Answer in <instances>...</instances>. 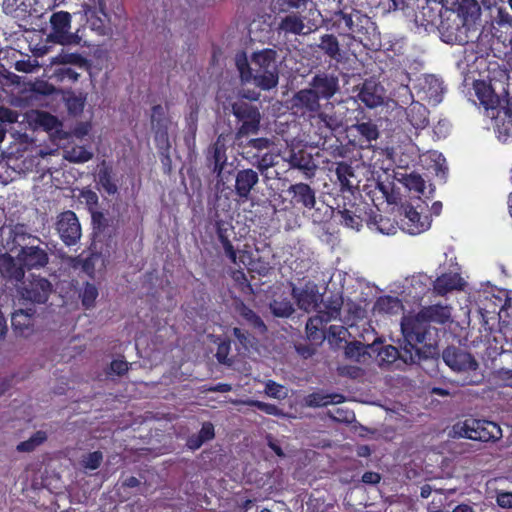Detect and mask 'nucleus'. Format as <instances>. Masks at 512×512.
<instances>
[{"label":"nucleus","mask_w":512,"mask_h":512,"mask_svg":"<svg viewBox=\"0 0 512 512\" xmlns=\"http://www.w3.org/2000/svg\"><path fill=\"white\" fill-rule=\"evenodd\" d=\"M419 313L420 317H424L429 325H431V322L445 324L449 321L451 316L450 308L441 304H434L423 307Z\"/></svg>","instance_id":"bb28decb"},{"label":"nucleus","mask_w":512,"mask_h":512,"mask_svg":"<svg viewBox=\"0 0 512 512\" xmlns=\"http://www.w3.org/2000/svg\"><path fill=\"white\" fill-rule=\"evenodd\" d=\"M213 226L217 240L224 251V256L235 266H239L240 264H244L245 266L251 265L253 262V253L247 249H236L231 241V236L235 235L232 222L221 219L216 215Z\"/></svg>","instance_id":"0eeeda50"},{"label":"nucleus","mask_w":512,"mask_h":512,"mask_svg":"<svg viewBox=\"0 0 512 512\" xmlns=\"http://www.w3.org/2000/svg\"><path fill=\"white\" fill-rule=\"evenodd\" d=\"M270 309L274 316L281 318L289 317L294 312L293 304L288 299L273 300Z\"/></svg>","instance_id":"c03bdc74"},{"label":"nucleus","mask_w":512,"mask_h":512,"mask_svg":"<svg viewBox=\"0 0 512 512\" xmlns=\"http://www.w3.org/2000/svg\"><path fill=\"white\" fill-rule=\"evenodd\" d=\"M475 94L488 117L494 120L498 138L506 142L512 134V108L508 99H501L492 85L485 81H476Z\"/></svg>","instance_id":"f257e3e1"},{"label":"nucleus","mask_w":512,"mask_h":512,"mask_svg":"<svg viewBox=\"0 0 512 512\" xmlns=\"http://www.w3.org/2000/svg\"><path fill=\"white\" fill-rule=\"evenodd\" d=\"M287 192L291 195V203L294 207H302L311 210L316 204V193L306 183L292 184Z\"/></svg>","instance_id":"6ab92c4d"},{"label":"nucleus","mask_w":512,"mask_h":512,"mask_svg":"<svg viewBox=\"0 0 512 512\" xmlns=\"http://www.w3.org/2000/svg\"><path fill=\"white\" fill-rule=\"evenodd\" d=\"M339 221L346 227L359 229L362 226V219L348 209L338 211Z\"/></svg>","instance_id":"09e8293b"},{"label":"nucleus","mask_w":512,"mask_h":512,"mask_svg":"<svg viewBox=\"0 0 512 512\" xmlns=\"http://www.w3.org/2000/svg\"><path fill=\"white\" fill-rule=\"evenodd\" d=\"M52 32L51 39L61 45L79 44L80 38L69 32L71 27V15L65 11L52 14L50 19Z\"/></svg>","instance_id":"4468645a"},{"label":"nucleus","mask_w":512,"mask_h":512,"mask_svg":"<svg viewBox=\"0 0 512 512\" xmlns=\"http://www.w3.org/2000/svg\"><path fill=\"white\" fill-rule=\"evenodd\" d=\"M98 295L99 293L97 287L92 283L86 282L80 293L83 307L85 309L94 307Z\"/></svg>","instance_id":"37998d69"},{"label":"nucleus","mask_w":512,"mask_h":512,"mask_svg":"<svg viewBox=\"0 0 512 512\" xmlns=\"http://www.w3.org/2000/svg\"><path fill=\"white\" fill-rule=\"evenodd\" d=\"M405 185L410 189L419 193H424L425 190V180L421 175L417 173H411L405 177Z\"/></svg>","instance_id":"5fc2aeb1"},{"label":"nucleus","mask_w":512,"mask_h":512,"mask_svg":"<svg viewBox=\"0 0 512 512\" xmlns=\"http://www.w3.org/2000/svg\"><path fill=\"white\" fill-rule=\"evenodd\" d=\"M17 292L20 298L24 301L33 304H44L49 299L53 290L51 282L44 277L35 275L33 273L21 282Z\"/></svg>","instance_id":"1a4fd4ad"},{"label":"nucleus","mask_w":512,"mask_h":512,"mask_svg":"<svg viewBox=\"0 0 512 512\" xmlns=\"http://www.w3.org/2000/svg\"><path fill=\"white\" fill-rule=\"evenodd\" d=\"M277 164V155L271 152L263 154L256 163L257 169L263 173Z\"/></svg>","instance_id":"052dcab7"},{"label":"nucleus","mask_w":512,"mask_h":512,"mask_svg":"<svg viewBox=\"0 0 512 512\" xmlns=\"http://www.w3.org/2000/svg\"><path fill=\"white\" fill-rule=\"evenodd\" d=\"M353 128L367 143H371L379 137L378 127L371 120L366 122H357L353 125Z\"/></svg>","instance_id":"58836bf2"},{"label":"nucleus","mask_w":512,"mask_h":512,"mask_svg":"<svg viewBox=\"0 0 512 512\" xmlns=\"http://www.w3.org/2000/svg\"><path fill=\"white\" fill-rule=\"evenodd\" d=\"M54 63L62 65L73 64L78 67H84L87 64V60L80 53L62 50L55 56Z\"/></svg>","instance_id":"a19ab883"},{"label":"nucleus","mask_w":512,"mask_h":512,"mask_svg":"<svg viewBox=\"0 0 512 512\" xmlns=\"http://www.w3.org/2000/svg\"><path fill=\"white\" fill-rule=\"evenodd\" d=\"M188 131L191 134V137L185 136L184 140L188 147L191 146V144L195 145V137L197 132V112L191 113L188 119Z\"/></svg>","instance_id":"0e129e2a"},{"label":"nucleus","mask_w":512,"mask_h":512,"mask_svg":"<svg viewBox=\"0 0 512 512\" xmlns=\"http://www.w3.org/2000/svg\"><path fill=\"white\" fill-rule=\"evenodd\" d=\"M215 437L214 425L211 422H204L200 431L188 437L186 445L191 450L199 449L205 442Z\"/></svg>","instance_id":"c756f323"},{"label":"nucleus","mask_w":512,"mask_h":512,"mask_svg":"<svg viewBox=\"0 0 512 512\" xmlns=\"http://www.w3.org/2000/svg\"><path fill=\"white\" fill-rule=\"evenodd\" d=\"M308 0H277L278 12L289 13L293 10L306 9Z\"/></svg>","instance_id":"3c124183"},{"label":"nucleus","mask_w":512,"mask_h":512,"mask_svg":"<svg viewBox=\"0 0 512 512\" xmlns=\"http://www.w3.org/2000/svg\"><path fill=\"white\" fill-rule=\"evenodd\" d=\"M358 96L360 100L370 108L376 107L381 102V98L379 96L368 91L366 84L362 87Z\"/></svg>","instance_id":"e2e57ef3"},{"label":"nucleus","mask_w":512,"mask_h":512,"mask_svg":"<svg viewBox=\"0 0 512 512\" xmlns=\"http://www.w3.org/2000/svg\"><path fill=\"white\" fill-rule=\"evenodd\" d=\"M306 334L307 338L316 344H321L326 339V330L321 329L318 326H314V324L310 325V320L308 319L306 323Z\"/></svg>","instance_id":"864d4df0"},{"label":"nucleus","mask_w":512,"mask_h":512,"mask_svg":"<svg viewBox=\"0 0 512 512\" xmlns=\"http://www.w3.org/2000/svg\"><path fill=\"white\" fill-rule=\"evenodd\" d=\"M375 307L379 312L391 315L398 314L403 310L402 301L398 297L390 295L379 297L375 303Z\"/></svg>","instance_id":"f704fd0d"},{"label":"nucleus","mask_w":512,"mask_h":512,"mask_svg":"<svg viewBox=\"0 0 512 512\" xmlns=\"http://www.w3.org/2000/svg\"><path fill=\"white\" fill-rule=\"evenodd\" d=\"M406 118L415 129H424L429 125V110L425 105L413 102L406 109Z\"/></svg>","instance_id":"393cba45"},{"label":"nucleus","mask_w":512,"mask_h":512,"mask_svg":"<svg viewBox=\"0 0 512 512\" xmlns=\"http://www.w3.org/2000/svg\"><path fill=\"white\" fill-rule=\"evenodd\" d=\"M344 401L345 397L340 393L313 392L307 397V403L311 407H324L330 404H340Z\"/></svg>","instance_id":"473e14b6"},{"label":"nucleus","mask_w":512,"mask_h":512,"mask_svg":"<svg viewBox=\"0 0 512 512\" xmlns=\"http://www.w3.org/2000/svg\"><path fill=\"white\" fill-rule=\"evenodd\" d=\"M375 351L378 352L380 365L392 364L398 358H401L405 363H415L417 360L412 350H409L407 346L404 347L402 353L393 345H384L376 348Z\"/></svg>","instance_id":"5701e85b"},{"label":"nucleus","mask_w":512,"mask_h":512,"mask_svg":"<svg viewBox=\"0 0 512 512\" xmlns=\"http://www.w3.org/2000/svg\"><path fill=\"white\" fill-rule=\"evenodd\" d=\"M442 359L454 371H474L478 368L477 361L469 352L454 346L444 349Z\"/></svg>","instance_id":"2eb2a0df"},{"label":"nucleus","mask_w":512,"mask_h":512,"mask_svg":"<svg viewBox=\"0 0 512 512\" xmlns=\"http://www.w3.org/2000/svg\"><path fill=\"white\" fill-rule=\"evenodd\" d=\"M335 174L341 192H353V189L356 188L352 182V179L356 177L353 167L345 161L337 162Z\"/></svg>","instance_id":"cd10ccee"},{"label":"nucleus","mask_w":512,"mask_h":512,"mask_svg":"<svg viewBox=\"0 0 512 512\" xmlns=\"http://www.w3.org/2000/svg\"><path fill=\"white\" fill-rule=\"evenodd\" d=\"M151 124L155 133V141L167 143L170 119L162 105L157 104L151 108Z\"/></svg>","instance_id":"412c9836"},{"label":"nucleus","mask_w":512,"mask_h":512,"mask_svg":"<svg viewBox=\"0 0 512 512\" xmlns=\"http://www.w3.org/2000/svg\"><path fill=\"white\" fill-rule=\"evenodd\" d=\"M46 440L47 435L44 431H36L28 440L20 442L16 446V450L18 452H32Z\"/></svg>","instance_id":"79ce46f5"},{"label":"nucleus","mask_w":512,"mask_h":512,"mask_svg":"<svg viewBox=\"0 0 512 512\" xmlns=\"http://www.w3.org/2000/svg\"><path fill=\"white\" fill-rule=\"evenodd\" d=\"M56 74L60 80H68L70 82H76L80 76V74L75 69L67 67L66 65L59 67L56 70Z\"/></svg>","instance_id":"338daca9"},{"label":"nucleus","mask_w":512,"mask_h":512,"mask_svg":"<svg viewBox=\"0 0 512 512\" xmlns=\"http://www.w3.org/2000/svg\"><path fill=\"white\" fill-rule=\"evenodd\" d=\"M56 231L66 246L76 245L81 238V225L75 212L60 213L56 221Z\"/></svg>","instance_id":"f8f14e48"},{"label":"nucleus","mask_w":512,"mask_h":512,"mask_svg":"<svg viewBox=\"0 0 512 512\" xmlns=\"http://www.w3.org/2000/svg\"><path fill=\"white\" fill-rule=\"evenodd\" d=\"M322 301V296L314 289H304L297 296L299 308L306 312L317 311Z\"/></svg>","instance_id":"7c9ffc66"},{"label":"nucleus","mask_w":512,"mask_h":512,"mask_svg":"<svg viewBox=\"0 0 512 512\" xmlns=\"http://www.w3.org/2000/svg\"><path fill=\"white\" fill-rule=\"evenodd\" d=\"M463 431L464 437L481 442H495L502 437L500 426L488 420H472L471 424L466 421Z\"/></svg>","instance_id":"9d476101"},{"label":"nucleus","mask_w":512,"mask_h":512,"mask_svg":"<svg viewBox=\"0 0 512 512\" xmlns=\"http://www.w3.org/2000/svg\"><path fill=\"white\" fill-rule=\"evenodd\" d=\"M258 183L257 171L252 168L238 169L235 174L234 192L241 200L247 201Z\"/></svg>","instance_id":"a211bd4d"},{"label":"nucleus","mask_w":512,"mask_h":512,"mask_svg":"<svg viewBox=\"0 0 512 512\" xmlns=\"http://www.w3.org/2000/svg\"><path fill=\"white\" fill-rule=\"evenodd\" d=\"M17 260L26 270H39L49 263V255L46 248L40 246H23L17 254Z\"/></svg>","instance_id":"dca6fc26"},{"label":"nucleus","mask_w":512,"mask_h":512,"mask_svg":"<svg viewBox=\"0 0 512 512\" xmlns=\"http://www.w3.org/2000/svg\"><path fill=\"white\" fill-rule=\"evenodd\" d=\"M66 153V159L73 163H85L93 157V153L83 146L72 147Z\"/></svg>","instance_id":"49530a36"},{"label":"nucleus","mask_w":512,"mask_h":512,"mask_svg":"<svg viewBox=\"0 0 512 512\" xmlns=\"http://www.w3.org/2000/svg\"><path fill=\"white\" fill-rule=\"evenodd\" d=\"M100 260V255L97 253H91L86 258L80 260L81 269L89 277L93 278L96 271V263Z\"/></svg>","instance_id":"6e6d98bb"},{"label":"nucleus","mask_w":512,"mask_h":512,"mask_svg":"<svg viewBox=\"0 0 512 512\" xmlns=\"http://www.w3.org/2000/svg\"><path fill=\"white\" fill-rule=\"evenodd\" d=\"M231 342L228 339L222 340L217 347L216 359L220 364L231 365L233 360L229 358Z\"/></svg>","instance_id":"603ef678"},{"label":"nucleus","mask_w":512,"mask_h":512,"mask_svg":"<svg viewBox=\"0 0 512 512\" xmlns=\"http://www.w3.org/2000/svg\"><path fill=\"white\" fill-rule=\"evenodd\" d=\"M347 330L341 325H331L326 331V338L330 343L341 342L346 334Z\"/></svg>","instance_id":"680f3d73"},{"label":"nucleus","mask_w":512,"mask_h":512,"mask_svg":"<svg viewBox=\"0 0 512 512\" xmlns=\"http://www.w3.org/2000/svg\"><path fill=\"white\" fill-rule=\"evenodd\" d=\"M329 29L339 36L349 37L360 42L369 34L373 22L360 10L344 7L332 14L328 21Z\"/></svg>","instance_id":"7ed1b4c3"},{"label":"nucleus","mask_w":512,"mask_h":512,"mask_svg":"<svg viewBox=\"0 0 512 512\" xmlns=\"http://www.w3.org/2000/svg\"><path fill=\"white\" fill-rule=\"evenodd\" d=\"M85 105V99L81 96L71 95L66 99V106L69 113L77 115L82 113Z\"/></svg>","instance_id":"13d9d810"},{"label":"nucleus","mask_w":512,"mask_h":512,"mask_svg":"<svg viewBox=\"0 0 512 512\" xmlns=\"http://www.w3.org/2000/svg\"><path fill=\"white\" fill-rule=\"evenodd\" d=\"M404 213L400 215L398 222L400 228L410 234L418 235L427 231L431 226V218L428 214H422L418 207L411 204L402 206Z\"/></svg>","instance_id":"9b49d317"},{"label":"nucleus","mask_w":512,"mask_h":512,"mask_svg":"<svg viewBox=\"0 0 512 512\" xmlns=\"http://www.w3.org/2000/svg\"><path fill=\"white\" fill-rule=\"evenodd\" d=\"M503 5L504 4L497 5V8L493 9V12H489L491 22L500 27L512 26V16Z\"/></svg>","instance_id":"a18cd8bd"},{"label":"nucleus","mask_w":512,"mask_h":512,"mask_svg":"<svg viewBox=\"0 0 512 512\" xmlns=\"http://www.w3.org/2000/svg\"><path fill=\"white\" fill-rule=\"evenodd\" d=\"M233 335L235 336V338L238 340V342L242 345V347L244 349H248L249 347L252 346V336L249 332L241 329V328H238V327H235L233 329Z\"/></svg>","instance_id":"774afa93"},{"label":"nucleus","mask_w":512,"mask_h":512,"mask_svg":"<svg viewBox=\"0 0 512 512\" xmlns=\"http://www.w3.org/2000/svg\"><path fill=\"white\" fill-rule=\"evenodd\" d=\"M97 177L98 183L107 194L114 195L117 192L118 188L113 181L112 170L110 167L105 165L101 167L98 171Z\"/></svg>","instance_id":"ea45409f"},{"label":"nucleus","mask_w":512,"mask_h":512,"mask_svg":"<svg viewBox=\"0 0 512 512\" xmlns=\"http://www.w3.org/2000/svg\"><path fill=\"white\" fill-rule=\"evenodd\" d=\"M36 122L47 132L58 130V128L61 126L58 118L49 112H39L36 118Z\"/></svg>","instance_id":"de8ad7c7"},{"label":"nucleus","mask_w":512,"mask_h":512,"mask_svg":"<svg viewBox=\"0 0 512 512\" xmlns=\"http://www.w3.org/2000/svg\"><path fill=\"white\" fill-rule=\"evenodd\" d=\"M103 461V454L101 451H94V452H90L88 453L84 458H83V466L86 468V469H89V470H96L100 467L101 463Z\"/></svg>","instance_id":"4d7b16f0"},{"label":"nucleus","mask_w":512,"mask_h":512,"mask_svg":"<svg viewBox=\"0 0 512 512\" xmlns=\"http://www.w3.org/2000/svg\"><path fill=\"white\" fill-rule=\"evenodd\" d=\"M310 88L318 94L320 99L329 100L339 91V79L336 75L322 72L315 74L310 83Z\"/></svg>","instance_id":"f3484780"},{"label":"nucleus","mask_w":512,"mask_h":512,"mask_svg":"<svg viewBox=\"0 0 512 512\" xmlns=\"http://www.w3.org/2000/svg\"><path fill=\"white\" fill-rule=\"evenodd\" d=\"M25 267L20 264L17 257L14 258L8 253L0 256V273L10 281L22 282L25 278Z\"/></svg>","instance_id":"4be33fe9"},{"label":"nucleus","mask_w":512,"mask_h":512,"mask_svg":"<svg viewBox=\"0 0 512 512\" xmlns=\"http://www.w3.org/2000/svg\"><path fill=\"white\" fill-rule=\"evenodd\" d=\"M420 89L423 92V99L429 103L438 104L442 101L444 87L443 82L435 75H425L420 82Z\"/></svg>","instance_id":"b1692460"},{"label":"nucleus","mask_w":512,"mask_h":512,"mask_svg":"<svg viewBox=\"0 0 512 512\" xmlns=\"http://www.w3.org/2000/svg\"><path fill=\"white\" fill-rule=\"evenodd\" d=\"M231 111L240 126L237 128L238 139L257 134L260 129L261 114L259 108L243 99L232 103Z\"/></svg>","instance_id":"6e6552de"},{"label":"nucleus","mask_w":512,"mask_h":512,"mask_svg":"<svg viewBox=\"0 0 512 512\" xmlns=\"http://www.w3.org/2000/svg\"><path fill=\"white\" fill-rule=\"evenodd\" d=\"M244 404L256 407L268 415L280 416L283 414L282 410L275 404L266 403L259 400H246L244 401Z\"/></svg>","instance_id":"8fccbe9b"},{"label":"nucleus","mask_w":512,"mask_h":512,"mask_svg":"<svg viewBox=\"0 0 512 512\" xmlns=\"http://www.w3.org/2000/svg\"><path fill=\"white\" fill-rule=\"evenodd\" d=\"M343 300L341 297H331L328 301L323 303V309L321 306L317 309V312L322 313L326 320L337 319L341 314V308Z\"/></svg>","instance_id":"e433bc0d"},{"label":"nucleus","mask_w":512,"mask_h":512,"mask_svg":"<svg viewBox=\"0 0 512 512\" xmlns=\"http://www.w3.org/2000/svg\"><path fill=\"white\" fill-rule=\"evenodd\" d=\"M401 331L406 341V346L412 350L416 359L420 358V349L417 345L432 346L436 343L437 330L420 317L418 312L415 316H405L401 322Z\"/></svg>","instance_id":"423d86ee"},{"label":"nucleus","mask_w":512,"mask_h":512,"mask_svg":"<svg viewBox=\"0 0 512 512\" xmlns=\"http://www.w3.org/2000/svg\"><path fill=\"white\" fill-rule=\"evenodd\" d=\"M227 161L226 139L221 134L209 145L205 152L206 166L216 175L218 182L222 181V174L227 165Z\"/></svg>","instance_id":"ddd939ff"},{"label":"nucleus","mask_w":512,"mask_h":512,"mask_svg":"<svg viewBox=\"0 0 512 512\" xmlns=\"http://www.w3.org/2000/svg\"><path fill=\"white\" fill-rule=\"evenodd\" d=\"M235 65L239 71L240 79L243 83H254V72L251 62H249L245 51H239L235 55Z\"/></svg>","instance_id":"72a5a7b5"},{"label":"nucleus","mask_w":512,"mask_h":512,"mask_svg":"<svg viewBox=\"0 0 512 512\" xmlns=\"http://www.w3.org/2000/svg\"><path fill=\"white\" fill-rule=\"evenodd\" d=\"M129 367L130 364L124 359V357L117 358L110 363L108 374L123 376L128 372Z\"/></svg>","instance_id":"bf43d9fd"},{"label":"nucleus","mask_w":512,"mask_h":512,"mask_svg":"<svg viewBox=\"0 0 512 512\" xmlns=\"http://www.w3.org/2000/svg\"><path fill=\"white\" fill-rule=\"evenodd\" d=\"M292 105L303 116H308L311 120L320 125L319 129H325L326 132H332L337 126L336 116L321 112L320 98L310 87L297 91L292 98ZM324 131H321L322 135Z\"/></svg>","instance_id":"20e7f679"},{"label":"nucleus","mask_w":512,"mask_h":512,"mask_svg":"<svg viewBox=\"0 0 512 512\" xmlns=\"http://www.w3.org/2000/svg\"><path fill=\"white\" fill-rule=\"evenodd\" d=\"M277 56V51L272 48L255 51L251 55L254 84L263 91L272 90L279 83Z\"/></svg>","instance_id":"39448f33"},{"label":"nucleus","mask_w":512,"mask_h":512,"mask_svg":"<svg viewBox=\"0 0 512 512\" xmlns=\"http://www.w3.org/2000/svg\"><path fill=\"white\" fill-rule=\"evenodd\" d=\"M304 20L305 17L299 14L291 13L289 15H286L285 17L281 18L280 22L278 23L277 31L279 33L284 32L285 34H304Z\"/></svg>","instance_id":"c85d7f7f"},{"label":"nucleus","mask_w":512,"mask_h":512,"mask_svg":"<svg viewBox=\"0 0 512 512\" xmlns=\"http://www.w3.org/2000/svg\"><path fill=\"white\" fill-rule=\"evenodd\" d=\"M462 278L458 273H444L437 277L433 283L435 292L444 296L448 292L462 288Z\"/></svg>","instance_id":"a878e982"},{"label":"nucleus","mask_w":512,"mask_h":512,"mask_svg":"<svg viewBox=\"0 0 512 512\" xmlns=\"http://www.w3.org/2000/svg\"><path fill=\"white\" fill-rule=\"evenodd\" d=\"M319 48L331 59H337L340 55L339 42L332 34H325L321 36Z\"/></svg>","instance_id":"4c0bfd02"},{"label":"nucleus","mask_w":512,"mask_h":512,"mask_svg":"<svg viewBox=\"0 0 512 512\" xmlns=\"http://www.w3.org/2000/svg\"><path fill=\"white\" fill-rule=\"evenodd\" d=\"M157 146L161 150L160 151L161 162H162L165 170L167 172H170L171 171V163H172V160H171V157L169 154V150L171 147L170 142L169 141L167 143L157 142Z\"/></svg>","instance_id":"69168bd1"},{"label":"nucleus","mask_w":512,"mask_h":512,"mask_svg":"<svg viewBox=\"0 0 512 512\" xmlns=\"http://www.w3.org/2000/svg\"><path fill=\"white\" fill-rule=\"evenodd\" d=\"M35 309H19L11 316V325L14 333L21 337H28L33 332Z\"/></svg>","instance_id":"aec40b11"},{"label":"nucleus","mask_w":512,"mask_h":512,"mask_svg":"<svg viewBox=\"0 0 512 512\" xmlns=\"http://www.w3.org/2000/svg\"><path fill=\"white\" fill-rule=\"evenodd\" d=\"M289 164L292 168H297L306 174H313L315 170V164L313 163L312 157L303 151L298 153L293 152L289 158Z\"/></svg>","instance_id":"c9c22d12"},{"label":"nucleus","mask_w":512,"mask_h":512,"mask_svg":"<svg viewBox=\"0 0 512 512\" xmlns=\"http://www.w3.org/2000/svg\"><path fill=\"white\" fill-rule=\"evenodd\" d=\"M237 312L239 315L250 325L253 329L258 331L260 334H264L267 332V326L261 317L252 310L245 303L241 302L237 305Z\"/></svg>","instance_id":"2f4dec72"},{"label":"nucleus","mask_w":512,"mask_h":512,"mask_svg":"<svg viewBox=\"0 0 512 512\" xmlns=\"http://www.w3.org/2000/svg\"><path fill=\"white\" fill-rule=\"evenodd\" d=\"M460 23L446 25L441 23L440 32L443 41L449 44L464 45L473 41L474 34L480 24L481 6L477 0H462L457 9Z\"/></svg>","instance_id":"f03ea898"}]
</instances>
